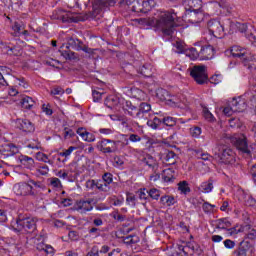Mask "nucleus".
<instances>
[{
	"instance_id": "obj_1",
	"label": "nucleus",
	"mask_w": 256,
	"mask_h": 256,
	"mask_svg": "<svg viewBox=\"0 0 256 256\" xmlns=\"http://www.w3.org/2000/svg\"><path fill=\"white\" fill-rule=\"evenodd\" d=\"M115 0H92V11L85 16H78L77 14L65 11L58 8L53 11L52 19L62 21V23H79V21H87V19H96L98 15H101L103 7L107 5H113Z\"/></svg>"
},
{
	"instance_id": "obj_2",
	"label": "nucleus",
	"mask_w": 256,
	"mask_h": 256,
	"mask_svg": "<svg viewBox=\"0 0 256 256\" xmlns=\"http://www.w3.org/2000/svg\"><path fill=\"white\" fill-rule=\"evenodd\" d=\"M177 14L171 12H160L157 18H154V27L158 31H161L163 35L171 36L177 24L175 23Z\"/></svg>"
},
{
	"instance_id": "obj_3",
	"label": "nucleus",
	"mask_w": 256,
	"mask_h": 256,
	"mask_svg": "<svg viewBox=\"0 0 256 256\" xmlns=\"http://www.w3.org/2000/svg\"><path fill=\"white\" fill-rule=\"evenodd\" d=\"M128 115L140 121V123H145L147 119H151V104L147 102L140 103L137 108L131 101H126V108Z\"/></svg>"
},
{
	"instance_id": "obj_4",
	"label": "nucleus",
	"mask_w": 256,
	"mask_h": 256,
	"mask_svg": "<svg viewBox=\"0 0 256 256\" xmlns=\"http://www.w3.org/2000/svg\"><path fill=\"white\" fill-rule=\"evenodd\" d=\"M230 55H232V57H234L235 59H239L242 65H244V67H247V69H249L250 71L256 69V59L247 49L237 45L232 46L230 49Z\"/></svg>"
},
{
	"instance_id": "obj_5",
	"label": "nucleus",
	"mask_w": 256,
	"mask_h": 256,
	"mask_svg": "<svg viewBox=\"0 0 256 256\" xmlns=\"http://www.w3.org/2000/svg\"><path fill=\"white\" fill-rule=\"evenodd\" d=\"M215 159H218L219 163L224 165H233L235 163V152L226 145H218L214 152Z\"/></svg>"
},
{
	"instance_id": "obj_6",
	"label": "nucleus",
	"mask_w": 256,
	"mask_h": 256,
	"mask_svg": "<svg viewBox=\"0 0 256 256\" xmlns=\"http://www.w3.org/2000/svg\"><path fill=\"white\" fill-rule=\"evenodd\" d=\"M232 143H234L236 149H238L246 159H251L253 153L251 152V148L247 142V136L240 134L238 137L233 138Z\"/></svg>"
},
{
	"instance_id": "obj_7",
	"label": "nucleus",
	"mask_w": 256,
	"mask_h": 256,
	"mask_svg": "<svg viewBox=\"0 0 256 256\" xmlns=\"http://www.w3.org/2000/svg\"><path fill=\"white\" fill-rule=\"evenodd\" d=\"M16 223L18 229L26 233H34L37 229V220L33 217L19 216Z\"/></svg>"
},
{
	"instance_id": "obj_8",
	"label": "nucleus",
	"mask_w": 256,
	"mask_h": 256,
	"mask_svg": "<svg viewBox=\"0 0 256 256\" xmlns=\"http://www.w3.org/2000/svg\"><path fill=\"white\" fill-rule=\"evenodd\" d=\"M190 75L198 85H204V83L209 81V76H207V67L204 65H198L191 68Z\"/></svg>"
},
{
	"instance_id": "obj_9",
	"label": "nucleus",
	"mask_w": 256,
	"mask_h": 256,
	"mask_svg": "<svg viewBox=\"0 0 256 256\" xmlns=\"http://www.w3.org/2000/svg\"><path fill=\"white\" fill-rule=\"evenodd\" d=\"M119 143L120 141L102 139L97 143L96 147L102 153H117L119 151Z\"/></svg>"
},
{
	"instance_id": "obj_10",
	"label": "nucleus",
	"mask_w": 256,
	"mask_h": 256,
	"mask_svg": "<svg viewBox=\"0 0 256 256\" xmlns=\"http://www.w3.org/2000/svg\"><path fill=\"white\" fill-rule=\"evenodd\" d=\"M155 7V0H136L130 10L134 13H149Z\"/></svg>"
},
{
	"instance_id": "obj_11",
	"label": "nucleus",
	"mask_w": 256,
	"mask_h": 256,
	"mask_svg": "<svg viewBox=\"0 0 256 256\" xmlns=\"http://www.w3.org/2000/svg\"><path fill=\"white\" fill-rule=\"evenodd\" d=\"M13 191L15 195H18L20 197H35L37 193H35V190L33 189V186L27 182H21L17 183L13 187Z\"/></svg>"
},
{
	"instance_id": "obj_12",
	"label": "nucleus",
	"mask_w": 256,
	"mask_h": 256,
	"mask_svg": "<svg viewBox=\"0 0 256 256\" xmlns=\"http://www.w3.org/2000/svg\"><path fill=\"white\" fill-rule=\"evenodd\" d=\"M15 127L24 133V135H31V133H35V124L27 118H17L15 120Z\"/></svg>"
},
{
	"instance_id": "obj_13",
	"label": "nucleus",
	"mask_w": 256,
	"mask_h": 256,
	"mask_svg": "<svg viewBox=\"0 0 256 256\" xmlns=\"http://www.w3.org/2000/svg\"><path fill=\"white\" fill-rule=\"evenodd\" d=\"M203 19L204 15L202 9L186 10L184 14V21H186L187 23H191L192 25H197V23H201Z\"/></svg>"
},
{
	"instance_id": "obj_14",
	"label": "nucleus",
	"mask_w": 256,
	"mask_h": 256,
	"mask_svg": "<svg viewBox=\"0 0 256 256\" xmlns=\"http://www.w3.org/2000/svg\"><path fill=\"white\" fill-rule=\"evenodd\" d=\"M207 27L210 35L214 37H221L225 31L221 22L217 19H212L207 22Z\"/></svg>"
},
{
	"instance_id": "obj_15",
	"label": "nucleus",
	"mask_w": 256,
	"mask_h": 256,
	"mask_svg": "<svg viewBox=\"0 0 256 256\" xmlns=\"http://www.w3.org/2000/svg\"><path fill=\"white\" fill-rule=\"evenodd\" d=\"M67 45V49L71 47V49H74V51H84V53H93L91 48H88L85 44H83V41L75 37L68 38Z\"/></svg>"
},
{
	"instance_id": "obj_16",
	"label": "nucleus",
	"mask_w": 256,
	"mask_h": 256,
	"mask_svg": "<svg viewBox=\"0 0 256 256\" xmlns=\"http://www.w3.org/2000/svg\"><path fill=\"white\" fill-rule=\"evenodd\" d=\"M251 253H253V244L247 240H243L233 252V256H249Z\"/></svg>"
},
{
	"instance_id": "obj_17",
	"label": "nucleus",
	"mask_w": 256,
	"mask_h": 256,
	"mask_svg": "<svg viewBox=\"0 0 256 256\" xmlns=\"http://www.w3.org/2000/svg\"><path fill=\"white\" fill-rule=\"evenodd\" d=\"M93 199H81L76 201L74 204L75 211H78V213L85 214L89 213V211H93Z\"/></svg>"
},
{
	"instance_id": "obj_18",
	"label": "nucleus",
	"mask_w": 256,
	"mask_h": 256,
	"mask_svg": "<svg viewBox=\"0 0 256 256\" xmlns=\"http://www.w3.org/2000/svg\"><path fill=\"white\" fill-rule=\"evenodd\" d=\"M234 113H243L247 109V102L243 98H233L230 101Z\"/></svg>"
},
{
	"instance_id": "obj_19",
	"label": "nucleus",
	"mask_w": 256,
	"mask_h": 256,
	"mask_svg": "<svg viewBox=\"0 0 256 256\" xmlns=\"http://www.w3.org/2000/svg\"><path fill=\"white\" fill-rule=\"evenodd\" d=\"M19 153V148L15 146V144H4L0 147V155L4 157H13V155H17Z\"/></svg>"
},
{
	"instance_id": "obj_20",
	"label": "nucleus",
	"mask_w": 256,
	"mask_h": 256,
	"mask_svg": "<svg viewBox=\"0 0 256 256\" xmlns=\"http://www.w3.org/2000/svg\"><path fill=\"white\" fill-rule=\"evenodd\" d=\"M156 96L158 97V99H160V101H170V103H177L175 96H171V94H169V91L163 88H159L156 91Z\"/></svg>"
},
{
	"instance_id": "obj_21",
	"label": "nucleus",
	"mask_w": 256,
	"mask_h": 256,
	"mask_svg": "<svg viewBox=\"0 0 256 256\" xmlns=\"http://www.w3.org/2000/svg\"><path fill=\"white\" fill-rule=\"evenodd\" d=\"M141 162L144 165H147L152 171H157L159 169V164L157 163V160L153 158L150 154H146L142 159Z\"/></svg>"
},
{
	"instance_id": "obj_22",
	"label": "nucleus",
	"mask_w": 256,
	"mask_h": 256,
	"mask_svg": "<svg viewBox=\"0 0 256 256\" xmlns=\"http://www.w3.org/2000/svg\"><path fill=\"white\" fill-rule=\"evenodd\" d=\"M215 49L211 45L202 46L200 49V59H213Z\"/></svg>"
},
{
	"instance_id": "obj_23",
	"label": "nucleus",
	"mask_w": 256,
	"mask_h": 256,
	"mask_svg": "<svg viewBox=\"0 0 256 256\" xmlns=\"http://www.w3.org/2000/svg\"><path fill=\"white\" fill-rule=\"evenodd\" d=\"M178 251L180 256H193L195 253V245L192 243L187 244L186 246H178Z\"/></svg>"
},
{
	"instance_id": "obj_24",
	"label": "nucleus",
	"mask_w": 256,
	"mask_h": 256,
	"mask_svg": "<svg viewBox=\"0 0 256 256\" xmlns=\"http://www.w3.org/2000/svg\"><path fill=\"white\" fill-rule=\"evenodd\" d=\"M134 23H137L140 27H155V18H137L134 19Z\"/></svg>"
},
{
	"instance_id": "obj_25",
	"label": "nucleus",
	"mask_w": 256,
	"mask_h": 256,
	"mask_svg": "<svg viewBox=\"0 0 256 256\" xmlns=\"http://www.w3.org/2000/svg\"><path fill=\"white\" fill-rule=\"evenodd\" d=\"M162 179L165 183H173L175 181V171L171 168L163 170Z\"/></svg>"
},
{
	"instance_id": "obj_26",
	"label": "nucleus",
	"mask_w": 256,
	"mask_h": 256,
	"mask_svg": "<svg viewBox=\"0 0 256 256\" xmlns=\"http://www.w3.org/2000/svg\"><path fill=\"white\" fill-rule=\"evenodd\" d=\"M185 3L188 5L186 11H195V9H201L203 7L202 0H185Z\"/></svg>"
},
{
	"instance_id": "obj_27",
	"label": "nucleus",
	"mask_w": 256,
	"mask_h": 256,
	"mask_svg": "<svg viewBox=\"0 0 256 256\" xmlns=\"http://www.w3.org/2000/svg\"><path fill=\"white\" fill-rule=\"evenodd\" d=\"M138 73L143 77H151L153 75V66L151 64H144L138 69Z\"/></svg>"
},
{
	"instance_id": "obj_28",
	"label": "nucleus",
	"mask_w": 256,
	"mask_h": 256,
	"mask_svg": "<svg viewBox=\"0 0 256 256\" xmlns=\"http://www.w3.org/2000/svg\"><path fill=\"white\" fill-rule=\"evenodd\" d=\"M105 105L108 107V109H114V107H117L119 105V97L115 95H110L105 99Z\"/></svg>"
},
{
	"instance_id": "obj_29",
	"label": "nucleus",
	"mask_w": 256,
	"mask_h": 256,
	"mask_svg": "<svg viewBox=\"0 0 256 256\" xmlns=\"http://www.w3.org/2000/svg\"><path fill=\"white\" fill-rule=\"evenodd\" d=\"M20 163L26 167V169H33V167H35V160L29 156H21Z\"/></svg>"
},
{
	"instance_id": "obj_30",
	"label": "nucleus",
	"mask_w": 256,
	"mask_h": 256,
	"mask_svg": "<svg viewBox=\"0 0 256 256\" xmlns=\"http://www.w3.org/2000/svg\"><path fill=\"white\" fill-rule=\"evenodd\" d=\"M61 56L64 57L67 61H75V59H79V54L69 50H62L60 51Z\"/></svg>"
},
{
	"instance_id": "obj_31",
	"label": "nucleus",
	"mask_w": 256,
	"mask_h": 256,
	"mask_svg": "<svg viewBox=\"0 0 256 256\" xmlns=\"http://www.w3.org/2000/svg\"><path fill=\"white\" fill-rule=\"evenodd\" d=\"M217 229H229L231 221L228 218H221L215 221Z\"/></svg>"
},
{
	"instance_id": "obj_32",
	"label": "nucleus",
	"mask_w": 256,
	"mask_h": 256,
	"mask_svg": "<svg viewBox=\"0 0 256 256\" xmlns=\"http://www.w3.org/2000/svg\"><path fill=\"white\" fill-rule=\"evenodd\" d=\"M242 195H243L244 203H245V205H247V207H255L256 200H255V198H253V196L247 194L243 190H242Z\"/></svg>"
},
{
	"instance_id": "obj_33",
	"label": "nucleus",
	"mask_w": 256,
	"mask_h": 256,
	"mask_svg": "<svg viewBox=\"0 0 256 256\" xmlns=\"http://www.w3.org/2000/svg\"><path fill=\"white\" fill-rule=\"evenodd\" d=\"M33 105H35V101H33V98L29 96H25L24 98H22L21 100L22 109H31Z\"/></svg>"
},
{
	"instance_id": "obj_34",
	"label": "nucleus",
	"mask_w": 256,
	"mask_h": 256,
	"mask_svg": "<svg viewBox=\"0 0 256 256\" xmlns=\"http://www.w3.org/2000/svg\"><path fill=\"white\" fill-rule=\"evenodd\" d=\"M145 123H147L148 127H151V129H159V127L161 126L162 120L159 119L158 117H154L152 120L148 118L145 121Z\"/></svg>"
},
{
	"instance_id": "obj_35",
	"label": "nucleus",
	"mask_w": 256,
	"mask_h": 256,
	"mask_svg": "<svg viewBox=\"0 0 256 256\" xmlns=\"http://www.w3.org/2000/svg\"><path fill=\"white\" fill-rule=\"evenodd\" d=\"M185 55L195 61V59H199V57H201V51H197V48H190L186 49Z\"/></svg>"
},
{
	"instance_id": "obj_36",
	"label": "nucleus",
	"mask_w": 256,
	"mask_h": 256,
	"mask_svg": "<svg viewBox=\"0 0 256 256\" xmlns=\"http://www.w3.org/2000/svg\"><path fill=\"white\" fill-rule=\"evenodd\" d=\"M178 191H180L183 195H187V193H191V188L189 187L188 181H181L178 183Z\"/></svg>"
},
{
	"instance_id": "obj_37",
	"label": "nucleus",
	"mask_w": 256,
	"mask_h": 256,
	"mask_svg": "<svg viewBox=\"0 0 256 256\" xmlns=\"http://www.w3.org/2000/svg\"><path fill=\"white\" fill-rule=\"evenodd\" d=\"M202 193H211L213 191V180L209 179L206 182H203L200 186Z\"/></svg>"
},
{
	"instance_id": "obj_38",
	"label": "nucleus",
	"mask_w": 256,
	"mask_h": 256,
	"mask_svg": "<svg viewBox=\"0 0 256 256\" xmlns=\"http://www.w3.org/2000/svg\"><path fill=\"white\" fill-rule=\"evenodd\" d=\"M12 29L14 31L15 37H19L22 31L25 29V24H23V22H14Z\"/></svg>"
},
{
	"instance_id": "obj_39",
	"label": "nucleus",
	"mask_w": 256,
	"mask_h": 256,
	"mask_svg": "<svg viewBox=\"0 0 256 256\" xmlns=\"http://www.w3.org/2000/svg\"><path fill=\"white\" fill-rule=\"evenodd\" d=\"M97 189L103 193H109V191H111V186L103 180H97Z\"/></svg>"
},
{
	"instance_id": "obj_40",
	"label": "nucleus",
	"mask_w": 256,
	"mask_h": 256,
	"mask_svg": "<svg viewBox=\"0 0 256 256\" xmlns=\"http://www.w3.org/2000/svg\"><path fill=\"white\" fill-rule=\"evenodd\" d=\"M123 241L126 245H135L139 243L140 239L137 235H129L123 238Z\"/></svg>"
},
{
	"instance_id": "obj_41",
	"label": "nucleus",
	"mask_w": 256,
	"mask_h": 256,
	"mask_svg": "<svg viewBox=\"0 0 256 256\" xmlns=\"http://www.w3.org/2000/svg\"><path fill=\"white\" fill-rule=\"evenodd\" d=\"M162 123L166 125V127H175V125H177V118L167 116L162 119Z\"/></svg>"
},
{
	"instance_id": "obj_42",
	"label": "nucleus",
	"mask_w": 256,
	"mask_h": 256,
	"mask_svg": "<svg viewBox=\"0 0 256 256\" xmlns=\"http://www.w3.org/2000/svg\"><path fill=\"white\" fill-rule=\"evenodd\" d=\"M36 159H38V161H42L43 163H48L49 165H53V160H50L49 156H47V154L43 152H38L36 154Z\"/></svg>"
},
{
	"instance_id": "obj_43",
	"label": "nucleus",
	"mask_w": 256,
	"mask_h": 256,
	"mask_svg": "<svg viewBox=\"0 0 256 256\" xmlns=\"http://www.w3.org/2000/svg\"><path fill=\"white\" fill-rule=\"evenodd\" d=\"M38 249L40 251H44V253H46V255H53L55 253V249H53L52 246L45 245V244L39 245Z\"/></svg>"
},
{
	"instance_id": "obj_44",
	"label": "nucleus",
	"mask_w": 256,
	"mask_h": 256,
	"mask_svg": "<svg viewBox=\"0 0 256 256\" xmlns=\"http://www.w3.org/2000/svg\"><path fill=\"white\" fill-rule=\"evenodd\" d=\"M160 201L162 203H166L168 207H171V205H175V197L173 196H162L160 198Z\"/></svg>"
},
{
	"instance_id": "obj_45",
	"label": "nucleus",
	"mask_w": 256,
	"mask_h": 256,
	"mask_svg": "<svg viewBox=\"0 0 256 256\" xmlns=\"http://www.w3.org/2000/svg\"><path fill=\"white\" fill-rule=\"evenodd\" d=\"M175 157H177V154H175V152L173 151H169L166 154L165 161H167V163H169L170 165H174Z\"/></svg>"
},
{
	"instance_id": "obj_46",
	"label": "nucleus",
	"mask_w": 256,
	"mask_h": 256,
	"mask_svg": "<svg viewBox=\"0 0 256 256\" xmlns=\"http://www.w3.org/2000/svg\"><path fill=\"white\" fill-rule=\"evenodd\" d=\"M148 197H151V199H155L157 201V199L161 197V193L157 188H152L148 191Z\"/></svg>"
},
{
	"instance_id": "obj_47",
	"label": "nucleus",
	"mask_w": 256,
	"mask_h": 256,
	"mask_svg": "<svg viewBox=\"0 0 256 256\" xmlns=\"http://www.w3.org/2000/svg\"><path fill=\"white\" fill-rule=\"evenodd\" d=\"M174 47L176 48V53H185L187 51V49H185V43L181 41L175 42Z\"/></svg>"
},
{
	"instance_id": "obj_48",
	"label": "nucleus",
	"mask_w": 256,
	"mask_h": 256,
	"mask_svg": "<svg viewBox=\"0 0 256 256\" xmlns=\"http://www.w3.org/2000/svg\"><path fill=\"white\" fill-rule=\"evenodd\" d=\"M229 125L232 129H241V121H239V118L230 119Z\"/></svg>"
},
{
	"instance_id": "obj_49",
	"label": "nucleus",
	"mask_w": 256,
	"mask_h": 256,
	"mask_svg": "<svg viewBox=\"0 0 256 256\" xmlns=\"http://www.w3.org/2000/svg\"><path fill=\"white\" fill-rule=\"evenodd\" d=\"M222 111L226 117H231L233 113H235V110H233V106H231V103L229 102L228 106L222 108Z\"/></svg>"
},
{
	"instance_id": "obj_50",
	"label": "nucleus",
	"mask_w": 256,
	"mask_h": 256,
	"mask_svg": "<svg viewBox=\"0 0 256 256\" xmlns=\"http://www.w3.org/2000/svg\"><path fill=\"white\" fill-rule=\"evenodd\" d=\"M85 187L90 191L97 189V180H87L85 183Z\"/></svg>"
},
{
	"instance_id": "obj_51",
	"label": "nucleus",
	"mask_w": 256,
	"mask_h": 256,
	"mask_svg": "<svg viewBox=\"0 0 256 256\" xmlns=\"http://www.w3.org/2000/svg\"><path fill=\"white\" fill-rule=\"evenodd\" d=\"M102 181L107 183V185L111 186V183H113V174L107 172L102 176Z\"/></svg>"
},
{
	"instance_id": "obj_52",
	"label": "nucleus",
	"mask_w": 256,
	"mask_h": 256,
	"mask_svg": "<svg viewBox=\"0 0 256 256\" xmlns=\"http://www.w3.org/2000/svg\"><path fill=\"white\" fill-rule=\"evenodd\" d=\"M103 95H105V93L99 92V90L92 91V97L95 102L101 101V99L103 98Z\"/></svg>"
},
{
	"instance_id": "obj_53",
	"label": "nucleus",
	"mask_w": 256,
	"mask_h": 256,
	"mask_svg": "<svg viewBox=\"0 0 256 256\" xmlns=\"http://www.w3.org/2000/svg\"><path fill=\"white\" fill-rule=\"evenodd\" d=\"M202 209L204 213H211L213 209H215V205L209 204L208 202H204L202 205Z\"/></svg>"
},
{
	"instance_id": "obj_54",
	"label": "nucleus",
	"mask_w": 256,
	"mask_h": 256,
	"mask_svg": "<svg viewBox=\"0 0 256 256\" xmlns=\"http://www.w3.org/2000/svg\"><path fill=\"white\" fill-rule=\"evenodd\" d=\"M74 146H70L67 150H64L63 152H60L59 155L60 157H69L74 151H75Z\"/></svg>"
},
{
	"instance_id": "obj_55",
	"label": "nucleus",
	"mask_w": 256,
	"mask_h": 256,
	"mask_svg": "<svg viewBox=\"0 0 256 256\" xmlns=\"http://www.w3.org/2000/svg\"><path fill=\"white\" fill-rule=\"evenodd\" d=\"M198 159H202L203 161H211L213 159V156L203 153V152H197Z\"/></svg>"
},
{
	"instance_id": "obj_56",
	"label": "nucleus",
	"mask_w": 256,
	"mask_h": 256,
	"mask_svg": "<svg viewBox=\"0 0 256 256\" xmlns=\"http://www.w3.org/2000/svg\"><path fill=\"white\" fill-rule=\"evenodd\" d=\"M73 137H75V132L70 128H65L64 129V138L71 139Z\"/></svg>"
},
{
	"instance_id": "obj_57",
	"label": "nucleus",
	"mask_w": 256,
	"mask_h": 256,
	"mask_svg": "<svg viewBox=\"0 0 256 256\" xmlns=\"http://www.w3.org/2000/svg\"><path fill=\"white\" fill-rule=\"evenodd\" d=\"M190 133H191L192 137H195V138L199 137L201 135V127L195 126V127L191 128Z\"/></svg>"
},
{
	"instance_id": "obj_58",
	"label": "nucleus",
	"mask_w": 256,
	"mask_h": 256,
	"mask_svg": "<svg viewBox=\"0 0 256 256\" xmlns=\"http://www.w3.org/2000/svg\"><path fill=\"white\" fill-rule=\"evenodd\" d=\"M37 172L40 173V175H48L49 174V166L42 165L37 168Z\"/></svg>"
},
{
	"instance_id": "obj_59",
	"label": "nucleus",
	"mask_w": 256,
	"mask_h": 256,
	"mask_svg": "<svg viewBox=\"0 0 256 256\" xmlns=\"http://www.w3.org/2000/svg\"><path fill=\"white\" fill-rule=\"evenodd\" d=\"M50 185L52 187H55L56 189H59L61 187V180L59 178H50Z\"/></svg>"
},
{
	"instance_id": "obj_60",
	"label": "nucleus",
	"mask_w": 256,
	"mask_h": 256,
	"mask_svg": "<svg viewBox=\"0 0 256 256\" xmlns=\"http://www.w3.org/2000/svg\"><path fill=\"white\" fill-rule=\"evenodd\" d=\"M86 256H101L99 254V247L93 246Z\"/></svg>"
},
{
	"instance_id": "obj_61",
	"label": "nucleus",
	"mask_w": 256,
	"mask_h": 256,
	"mask_svg": "<svg viewBox=\"0 0 256 256\" xmlns=\"http://www.w3.org/2000/svg\"><path fill=\"white\" fill-rule=\"evenodd\" d=\"M6 49H7L8 55H19V49H17L16 46H13V47L8 46Z\"/></svg>"
},
{
	"instance_id": "obj_62",
	"label": "nucleus",
	"mask_w": 256,
	"mask_h": 256,
	"mask_svg": "<svg viewBox=\"0 0 256 256\" xmlns=\"http://www.w3.org/2000/svg\"><path fill=\"white\" fill-rule=\"evenodd\" d=\"M236 27H237V29H238V31L240 33H247V29H248L247 24H245V23H237Z\"/></svg>"
},
{
	"instance_id": "obj_63",
	"label": "nucleus",
	"mask_w": 256,
	"mask_h": 256,
	"mask_svg": "<svg viewBox=\"0 0 256 256\" xmlns=\"http://www.w3.org/2000/svg\"><path fill=\"white\" fill-rule=\"evenodd\" d=\"M139 197H140V199H147V197H149V190H147V189H140V191H139Z\"/></svg>"
},
{
	"instance_id": "obj_64",
	"label": "nucleus",
	"mask_w": 256,
	"mask_h": 256,
	"mask_svg": "<svg viewBox=\"0 0 256 256\" xmlns=\"http://www.w3.org/2000/svg\"><path fill=\"white\" fill-rule=\"evenodd\" d=\"M246 37L251 41V43H256V31L247 33Z\"/></svg>"
}]
</instances>
